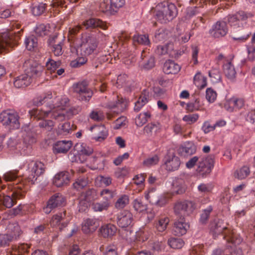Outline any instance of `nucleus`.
<instances>
[{
	"mask_svg": "<svg viewBox=\"0 0 255 255\" xmlns=\"http://www.w3.org/2000/svg\"><path fill=\"white\" fill-rule=\"evenodd\" d=\"M69 105V100L66 96L56 97L53 104L47 105L46 109H33L29 111L31 117L37 119H42L51 113V117L58 122L64 121L67 117V108Z\"/></svg>",
	"mask_w": 255,
	"mask_h": 255,
	"instance_id": "obj_1",
	"label": "nucleus"
},
{
	"mask_svg": "<svg viewBox=\"0 0 255 255\" xmlns=\"http://www.w3.org/2000/svg\"><path fill=\"white\" fill-rule=\"evenodd\" d=\"M37 141V134L34 129L29 126L22 128L16 137H10L7 142L9 147H15L21 155L28 154L32 145Z\"/></svg>",
	"mask_w": 255,
	"mask_h": 255,
	"instance_id": "obj_2",
	"label": "nucleus"
},
{
	"mask_svg": "<svg viewBox=\"0 0 255 255\" xmlns=\"http://www.w3.org/2000/svg\"><path fill=\"white\" fill-rule=\"evenodd\" d=\"M25 73L17 77L13 82L14 86L17 88H23L28 86L32 78L40 76L44 68L32 60L26 61L23 65Z\"/></svg>",
	"mask_w": 255,
	"mask_h": 255,
	"instance_id": "obj_3",
	"label": "nucleus"
},
{
	"mask_svg": "<svg viewBox=\"0 0 255 255\" xmlns=\"http://www.w3.org/2000/svg\"><path fill=\"white\" fill-rule=\"evenodd\" d=\"M155 19L162 23H166L173 20L177 15L176 5L167 1L158 3L153 8Z\"/></svg>",
	"mask_w": 255,
	"mask_h": 255,
	"instance_id": "obj_4",
	"label": "nucleus"
},
{
	"mask_svg": "<svg viewBox=\"0 0 255 255\" xmlns=\"http://www.w3.org/2000/svg\"><path fill=\"white\" fill-rule=\"evenodd\" d=\"M26 166L28 175L25 180L27 182L33 184L38 177L45 172V165L41 161H30L26 162Z\"/></svg>",
	"mask_w": 255,
	"mask_h": 255,
	"instance_id": "obj_5",
	"label": "nucleus"
},
{
	"mask_svg": "<svg viewBox=\"0 0 255 255\" xmlns=\"http://www.w3.org/2000/svg\"><path fill=\"white\" fill-rule=\"evenodd\" d=\"M17 170H10L5 173L3 177L6 182H11L12 183L8 184L7 188L10 190H19L25 192L26 180L18 177Z\"/></svg>",
	"mask_w": 255,
	"mask_h": 255,
	"instance_id": "obj_6",
	"label": "nucleus"
},
{
	"mask_svg": "<svg viewBox=\"0 0 255 255\" xmlns=\"http://www.w3.org/2000/svg\"><path fill=\"white\" fill-rule=\"evenodd\" d=\"M0 123L5 126H9L11 128H18L19 127L18 115L13 110L3 111L0 114Z\"/></svg>",
	"mask_w": 255,
	"mask_h": 255,
	"instance_id": "obj_7",
	"label": "nucleus"
},
{
	"mask_svg": "<svg viewBox=\"0 0 255 255\" xmlns=\"http://www.w3.org/2000/svg\"><path fill=\"white\" fill-rule=\"evenodd\" d=\"M196 208L195 203L191 200H185L176 202L174 205V212L179 216H185L192 214Z\"/></svg>",
	"mask_w": 255,
	"mask_h": 255,
	"instance_id": "obj_8",
	"label": "nucleus"
},
{
	"mask_svg": "<svg viewBox=\"0 0 255 255\" xmlns=\"http://www.w3.org/2000/svg\"><path fill=\"white\" fill-rule=\"evenodd\" d=\"M234 56L229 55L228 56H224L223 54H220L217 59L223 63V69L225 76L230 80L235 78L236 71L233 63Z\"/></svg>",
	"mask_w": 255,
	"mask_h": 255,
	"instance_id": "obj_9",
	"label": "nucleus"
},
{
	"mask_svg": "<svg viewBox=\"0 0 255 255\" xmlns=\"http://www.w3.org/2000/svg\"><path fill=\"white\" fill-rule=\"evenodd\" d=\"M98 45L97 41L94 36L85 35L82 38V42L79 48L82 56H88L92 54Z\"/></svg>",
	"mask_w": 255,
	"mask_h": 255,
	"instance_id": "obj_10",
	"label": "nucleus"
},
{
	"mask_svg": "<svg viewBox=\"0 0 255 255\" xmlns=\"http://www.w3.org/2000/svg\"><path fill=\"white\" fill-rule=\"evenodd\" d=\"M73 89L74 92L79 95V100L82 101L88 102L93 94V91L88 88L85 81L73 84Z\"/></svg>",
	"mask_w": 255,
	"mask_h": 255,
	"instance_id": "obj_11",
	"label": "nucleus"
},
{
	"mask_svg": "<svg viewBox=\"0 0 255 255\" xmlns=\"http://www.w3.org/2000/svg\"><path fill=\"white\" fill-rule=\"evenodd\" d=\"M214 159L212 156L203 157L199 161L197 172L199 175L204 177L209 174L214 166Z\"/></svg>",
	"mask_w": 255,
	"mask_h": 255,
	"instance_id": "obj_12",
	"label": "nucleus"
},
{
	"mask_svg": "<svg viewBox=\"0 0 255 255\" xmlns=\"http://www.w3.org/2000/svg\"><path fill=\"white\" fill-rule=\"evenodd\" d=\"M228 32V27L224 19L216 21L209 30V33L215 38L224 37Z\"/></svg>",
	"mask_w": 255,
	"mask_h": 255,
	"instance_id": "obj_13",
	"label": "nucleus"
},
{
	"mask_svg": "<svg viewBox=\"0 0 255 255\" xmlns=\"http://www.w3.org/2000/svg\"><path fill=\"white\" fill-rule=\"evenodd\" d=\"M65 201V199L62 195L55 194L49 199L46 206L43 208V211L48 214L53 209L64 205Z\"/></svg>",
	"mask_w": 255,
	"mask_h": 255,
	"instance_id": "obj_14",
	"label": "nucleus"
},
{
	"mask_svg": "<svg viewBox=\"0 0 255 255\" xmlns=\"http://www.w3.org/2000/svg\"><path fill=\"white\" fill-rule=\"evenodd\" d=\"M133 221V215L128 210L122 211L117 215V223L121 228H125L131 226Z\"/></svg>",
	"mask_w": 255,
	"mask_h": 255,
	"instance_id": "obj_15",
	"label": "nucleus"
},
{
	"mask_svg": "<svg viewBox=\"0 0 255 255\" xmlns=\"http://www.w3.org/2000/svg\"><path fill=\"white\" fill-rule=\"evenodd\" d=\"M11 195L2 196L0 195V202L7 208H11L15 203L16 200L20 199L23 196L24 191L11 190Z\"/></svg>",
	"mask_w": 255,
	"mask_h": 255,
	"instance_id": "obj_16",
	"label": "nucleus"
},
{
	"mask_svg": "<svg viewBox=\"0 0 255 255\" xmlns=\"http://www.w3.org/2000/svg\"><path fill=\"white\" fill-rule=\"evenodd\" d=\"M189 228V224L185 221L184 217L176 219L173 228V232L176 236H183L185 235Z\"/></svg>",
	"mask_w": 255,
	"mask_h": 255,
	"instance_id": "obj_17",
	"label": "nucleus"
},
{
	"mask_svg": "<svg viewBox=\"0 0 255 255\" xmlns=\"http://www.w3.org/2000/svg\"><path fill=\"white\" fill-rule=\"evenodd\" d=\"M100 225L99 221L96 218H87L84 220L82 225V231L86 234L93 233Z\"/></svg>",
	"mask_w": 255,
	"mask_h": 255,
	"instance_id": "obj_18",
	"label": "nucleus"
},
{
	"mask_svg": "<svg viewBox=\"0 0 255 255\" xmlns=\"http://www.w3.org/2000/svg\"><path fill=\"white\" fill-rule=\"evenodd\" d=\"M164 163L168 171L177 170L180 166L179 158L173 154H167L164 158Z\"/></svg>",
	"mask_w": 255,
	"mask_h": 255,
	"instance_id": "obj_19",
	"label": "nucleus"
},
{
	"mask_svg": "<svg viewBox=\"0 0 255 255\" xmlns=\"http://www.w3.org/2000/svg\"><path fill=\"white\" fill-rule=\"evenodd\" d=\"M223 234V238L226 239L227 242L229 244H231L228 245V247H230L231 248L234 249L235 248H236L237 245L240 244L242 242V238L233 233L229 234H227L225 233ZM236 250L239 255H242V251L240 249L236 248Z\"/></svg>",
	"mask_w": 255,
	"mask_h": 255,
	"instance_id": "obj_20",
	"label": "nucleus"
},
{
	"mask_svg": "<svg viewBox=\"0 0 255 255\" xmlns=\"http://www.w3.org/2000/svg\"><path fill=\"white\" fill-rule=\"evenodd\" d=\"M244 106V101L242 99L232 98L226 101L224 107L229 112H233L241 109Z\"/></svg>",
	"mask_w": 255,
	"mask_h": 255,
	"instance_id": "obj_21",
	"label": "nucleus"
},
{
	"mask_svg": "<svg viewBox=\"0 0 255 255\" xmlns=\"http://www.w3.org/2000/svg\"><path fill=\"white\" fill-rule=\"evenodd\" d=\"M90 130L97 135L93 137L96 141H101L108 136V130L104 125H95L90 127Z\"/></svg>",
	"mask_w": 255,
	"mask_h": 255,
	"instance_id": "obj_22",
	"label": "nucleus"
},
{
	"mask_svg": "<svg viewBox=\"0 0 255 255\" xmlns=\"http://www.w3.org/2000/svg\"><path fill=\"white\" fill-rule=\"evenodd\" d=\"M246 14L244 11H239L235 14H229L224 19L228 21L231 26L239 27L240 21L246 18Z\"/></svg>",
	"mask_w": 255,
	"mask_h": 255,
	"instance_id": "obj_23",
	"label": "nucleus"
},
{
	"mask_svg": "<svg viewBox=\"0 0 255 255\" xmlns=\"http://www.w3.org/2000/svg\"><path fill=\"white\" fill-rule=\"evenodd\" d=\"M12 32L6 31L0 33V52L4 50L6 47H12L13 45Z\"/></svg>",
	"mask_w": 255,
	"mask_h": 255,
	"instance_id": "obj_24",
	"label": "nucleus"
},
{
	"mask_svg": "<svg viewBox=\"0 0 255 255\" xmlns=\"http://www.w3.org/2000/svg\"><path fill=\"white\" fill-rule=\"evenodd\" d=\"M65 216V212L59 213L53 215L49 221L50 226L53 228L58 227L59 230H62L68 224L67 221L61 223Z\"/></svg>",
	"mask_w": 255,
	"mask_h": 255,
	"instance_id": "obj_25",
	"label": "nucleus"
},
{
	"mask_svg": "<svg viewBox=\"0 0 255 255\" xmlns=\"http://www.w3.org/2000/svg\"><path fill=\"white\" fill-rule=\"evenodd\" d=\"M83 26L86 29L100 28L102 29H106L108 27L107 24L101 20L91 18L83 22Z\"/></svg>",
	"mask_w": 255,
	"mask_h": 255,
	"instance_id": "obj_26",
	"label": "nucleus"
},
{
	"mask_svg": "<svg viewBox=\"0 0 255 255\" xmlns=\"http://www.w3.org/2000/svg\"><path fill=\"white\" fill-rule=\"evenodd\" d=\"M127 101L121 98L118 99L116 101L111 102L108 104V108L111 109L112 111L115 113L118 114L124 111L127 106Z\"/></svg>",
	"mask_w": 255,
	"mask_h": 255,
	"instance_id": "obj_27",
	"label": "nucleus"
},
{
	"mask_svg": "<svg viewBox=\"0 0 255 255\" xmlns=\"http://www.w3.org/2000/svg\"><path fill=\"white\" fill-rule=\"evenodd\" d=\"M72 145L71 140L58 141L53 146V151L55 153H65L70 149Z\"/></svg>",
	"mask_w": 255,
	"mask_h": 255,
	"instance_id": "obj_28",
	"label": "nucleus"
},
{
	"mask_svg": "<svg viewBox=\"0 0 255 255\" xmlns=\"http://www.w3.org/2000/svg\"><path fill=\"white\" fill-rule=\"evenodd\" d=\"M117 231L116 226L112 224H104L99 229L100 235L104 238H111L116 234Z\"/></svg>",
	"mask_w": 255,
	"mask_h": 255,
	"instance_id": "obj_29",
	"label": "nucleus"
},
{
	"mask_svg": "<svg viewBox=\"0 0 255 255\" xmlns=\"http://www.w3.org/2000/svg\"><path fill=\"white\" fill-rule=\"evenodd\" d=\"M69 181V174L67 172H60L56 174L53 179V183L57 187H60L66 185Z\"/></svg>",
	"mask_w": 255,
	"mask_h": 255,
	"instance_id": "obj_30",
	"label": "nucleus"
},
{
	"mask_svg": "<svg viewBox=\"0 0 255 255\" xmlns=\"http://www.w3.org/2000/svg\"><path fill=\"white\" fill-rule=\"evenodd\" d=\"M58 36L57 35H55L52 37H50L48 39V43L50 46H52V51L54 53V54L58 56L61 55L62 52V42L61 41H58L56 43V39H57Z\"/></svg>",
	"mask_w": 255,
	"mask_h": 255,
	"instance_id": "obj_31",
	"label": "nucleus"
},
{
	"mask_svg": "<svg viewBox=\"0 0 255 255\" xmlns=\"http://www.w3.org/2000/svg\"><path fill=\"white\" fill-rule=\"evenodd\" d=\"M181 69L180 66L172 60H167L164 64L163 70L166 74H176Z\"/></svg>",
	"mask_w": 255,
	"mask_h": 255,
	"instance_id": "obj_32",
	"label": "nucleus"
},
{
	"mask_svg": "<svg viewBox=\"0 0 255 255\" xmlns=\"http://www.w3.org/2000/svg\"><path fill=\"white\" fill-rule=\"evenodd\" d=\"M34 208L28 205H19L17 207L9 211V214L13 216L26 214L27 213H32Z\"/></svg>",
	"mask_w": 255,
	"mask_h": 255,
	"instance_id": "obj_33",
	"label": "nucleus"
},
{
	"mask_svg": "<svg viewBox=\"0 0 255 255\" xmlns=\"http://www.w3.org/2000/svg\"><path fill=\"white\" fill-rule=\"evenodd\" d=\"M149 99V92L148 90L146 89L143 90L138 100L135 103L134 111L138 112L148 102Z\"/></svg>",
	"mask_w": 255,
	"mask_h": 255,
	"instance_id": "obj_34",
	"label": "nucleus"
},
{
	"mask_svg": "<svg viewBox=\"0 0 255 255\" xmlns=\"http://www.w3.org/2000/svg\"><path fill=\"white\" fill-rule=\"evenodd\" d=\"M227 229L226 226L224 225V222L222 220H215L214 224L211 227V233L214 238L217 235L223 233L224 230Z\"/></svg>",
	"mask_w": 255,
	"mask_h": 255,
	"instance_id": "obj_35",
	"label": "nucleus"
},
{
	"mask_svg": "<svg viewBox=\"0 0 255 255\" xmlns=\"http://www.w3.org/2000/svg\"><path fill=\"white\" fill-rule=\"evenodd\" d=\"M160 128L159 123H149L144 127V132L147 136L151 137L159 132Z\"/></svg>",
	"mask_w": 255,
	"mask_h": 255,
	"instance_id": "obj_36",
	"label": "nucleus"
},
{
	"mask_svg": "<svg viewBox=\"0 0 255 255\" xmlns=\"http://www.w3.org/2000/svg\"><path fill=\"white\" fill-rule=\"evenodd\" d=\"M29 247L27 244H21L12 247V251L7 255H25Z\"/></svg>",
	"mask_w": 255,
	"mask_h": 255,
	"instance_id": "obj_37",
	"label": "nucleus"
},
{
	"mask_svg": "<svg viewBox=\"0 0 255 255\" xmlns=\"http://www.w3.org/2000/svg\"><path fill=\"white\" fill-rule=\"evenodd\" d=\"M193 83L199 89H202L207 85V78L200 72H197L194 77Z\"/></svg>",
	"mask_w": 255,
	"mask_h": 255,
	"instance_id": "obj_38",
	"label": "nucleus"
},
{
	"mask_svg": "<svg viewBox=\"0 0 255 255\" xmlns=\"http://www.w3.org/2000/svg\"><path fill=\"white\" fill-rule=\"evenodd\" d=\"M186 187L182 179H177L172 184V192L178 194L183 193L185 191Z\"/></svg>",
	"mask_w": 255,
	"mask_h": 255,
	"instance_id": "obj_39",
	"label": "nucleus"
},
{
	"mask_svg": "<svg viewBox=\"0 0 255 255\" xmlns=\"http://www.w3.org/2000/svg\"><path fill=\"white\" fill-rule=\"evenodd\" d=\"M9 236L11 237V239L16 238L19 237L21 234V230L19 226L17 223H10L7 226Z\"/></svg>",
	"mask_w": 255,
	"mask_h": 255,
	"instance_id": "obj_40",
	"label": "nucleus"
},
{
	"mask_svg": "<svg viewBox=\"0 0 255 255\" xmlns=\"http://www.w3.org/2000/svg\"><path fill=\"white\" fill-rule=\"evenodd\" d=\"M169 219L167 217H161L155 224V228L158 232H163L166 230L169 223Z\"/></svg>",
	"mask_w": 255,
	"mask_h": 255,
	"instance_id": "obj_41",
	"label": "nucleus"
},
{
	"mask_svg": "<svg viewBox=\"0 0 255 255\" xmlns=\"http://www.w3.org/2000/svg\"><path fill=\"white\" fill-rule=\"evenodd\" d=\"M172 194L170 192L163 193L160 196H158L156 201H154V205L163 207L165 206L169 201V199L172 197Z\"/></svg>",
	"mask_w": 255,
	"mask_h": 255,
	"instance_id": "obj_42",
	"label": "nucleus"
},
{
	"mask_svg": "<svg viewBox=\"0 0 255 255\" xmlns=\"http://www.w3.org/2000/svg\"><path fill=\"white\" fill-rule=\"evenodd\" d=\"M24 44L28 50H34L37 46V39L33 35L26 36L25 39Z\"/></svg>",
	"mask_w": 255,
	"mask_h": 255,
	"instance_id": "obj_43",
	"label": "nucleus"
},
{
	"mask_svg": "<svg viewBox=\"0 0 255 255\" xmlns=\"http://www.w3.org/2000/svg\"><path fill=\"white\" fill-rule=\"evenodd\" d=\"M76 148L77 149V152L80 155L88 156L93 152V149L85 143L77 144L76 145Z\"/></svg>",
	"mask_w": 255,
	"mask_h": 255,
	"instance_id": "obj_44",
	"label": "nucleus"
},
{
	"mask_svg": "<svg viewBox=\"0 0 255 255\" xmlns=\"http://www.w3.org/2000/svg\"><path fill=\"white\" fill-rule=\"evenodd\" d=\"M149 112H143L139 114L135 119V123L137 126L141 127L145 124L150 118Z\"/></svg>",
	"mask_w": 255,
	"mask_h": 255,
	"instance_id": "obj_45",
	"label": "nucleus"
},
{
	"mask_svg": "<svg viewBox=\"0 0 255 255\" xmlns=\"http://www.w3.org/2000/svg\"><path fill=\"white\" fill-rule=\"evenodd\" d=\"M100 250L104 255H118L117 246L114 244H110L106 247H100Z\"/></svg>",
	"mask_w": 255,
	"mask_h": 255,
	"instance_id": "obj_46",
	"label": "nucleus"
},
{
	"mask_svg": "<svg viewBox=\"0 0 255 255\" xmlns=\"http://www.w3.org/2000/svg\"><path fill=\"white\" fill-rule=\"evenodd\" d=\"M81 196L82 199H86L89 202L95 200L98 197L97 191L93 188L89 189L85 192L82 193Z\"/></svg>",
	"mask_w": 255,
	"mask_h": 255,
	"instance_id": "obj_47",
	"label": "nucleus"
},
{
	"mask_svg": "<svg viewBox=\"0 0 255 255\" xmlns=\"http://www.w3.org/2000/svg\"><path fill=\"white\" fill-rule=\"evenodd\" d=\"M45 3H39L33 4L31 7V10L34 15L38 16L43 14L46 10Z\"/></svg>",
	"mask_w": 255,
	"mask_h": 255,
	"instance_id": "obj_48",
	"label": "nucleus"
},
{
	"mask_svg": "<svg viewBox=\"0 0 255 255\" xmlns=\"http://www.w3.org/2000/svg\"><path fill=\"white\" fill-rule=\"evenodd\" d=\"M168 244L173 249H179L183 247L184 242L181 238H171L168 240Z\"/></svg>",
	"mask_w": 255,
	"mask_h": 255,
	"instance_id": "obj_49",
	"label": "nucleus"
},
{
	"mask_svg": "<svg viewBox=\"0 0 255 255\" xmlns=\"http://www.w3.org/2000/svg\"><path fill=\"white\" fill-rule=\"evenodd\" d=\"M110 206V202L103 201L95 202L92 204V208L95 212H102L107 210Z\"/></svg>",
	"mask_w": 255,
	"mask_h": 255,
	"instance_id": "obj_50",
	"label": "nucleus"
},
{
	"mask_svg": "<svg viewBox=\"0 0 255 255\" xmlns=\"http://www.w3.org/2000/svg\"><path fill=\"white\" fill-rule=\"evenodd\" d=\"M52 97V93L48 92L46 94L34 99L33 100V104L35 106H39L47 102L49 100H50Z\"/></svg>",
	"mask_w": 255,
	"mask_h": 255,
	"instance_id": "obj_51",
	"label": "nucleus"
},
{
	"mask_svg": "<svg viewBox=\"0 0 255 255\" xmlns=\"http://www.w3.org/2000/svg\"><path fill=\"white\" fill-rule=\"evenodd\" d=\"M134 43H137L141 45H148L150 44L147 35H134L132 38Z\"/></svg>",
	"mask_w": 255,
	"mask_h": 255,
	"instance_id": "obj_52",
	"label": "nucleus"
},
{
	"mask_svg": "<svg viewBox=\"0 0 255 255\" xmlns=\"http://www.w3.org/2000/svg\"><path fill=\"white\" fill-rule=\"evenodd\" d=\"M250 173L249 167L247 166H244L240 169L236 171L235 177L239 179H243L246 178Z\"/></svg>",
	"mask_w": 255,
	"mask_h": 255,
	"instance_id": "obj_53",
	"label": "nucleus"
},
{
	"mask_svg": "<svg viewBox=\"0 0 255 255\" xmlns=\"http://www.w3.org/2000/svg\"><path fill=\"white\" fill-rule=\"evenodd\" d=\"M133 206L134 210L141 213L147 210V205L144 204L140 199H136L133 201Z\"/></svg>",
	"mask_w": 255,
	"mask_h": 255,
	"instance_id": "obj_54",
	"label": "nucleus"
},
{
	"mask_svg": "<svg viewBox=\"0 0 255 255\" xmlns=\"http://www.w3.org/2000/svg\"><path fill=\"white\" fill-rule=\"evenodd\" d=\"M129 203L128 196L126 195L121 196L115 203V207L117 209H123Z\"/></svg>",
	"mask_w": 255,
	"mask_h": 255,
	"instance_id": "obj_55",
	"label": "nucleus"
},
{
	"mask_svg": "<svg viewBox=\"0 0 255 255\" xmlns=\"http://www.w3.org/2000/svg\"><path fill=\"white\" fill-rule=\"evenodd\" d=\"M149 233L144 228L139 229L136 232L135 238L139 241L144 242L148 239Z\"/></svg>",
	"mask_w": 255,
	"mask_h": 255,
	"instance_id": "obj_56",
	"label": "nucleus"
},
{
	"mask_svg": "<svg viewBox=\"0 0 255 255\" xmlns=\"http://www.w3.org/2000/svg\"><path fill=\"white\" fill-rule=\"evenodd\" d=\"M198 191L202 194H208L211 192L213 188L212 183H201L198 186Z\"/></svg>",
	"mask_w": 255,
	"mask_h": 255,
	"instance_id": "obj_57",
	"label": "nucleus"
},
{
	"mask_svg": "<svg viewBox=\"0 0 255 255\" xmlns=\"http://www.w3.org/2000/svg\"><path fill=\"white\" fill-rule=\"evenodd\" d=\"M60 62L49 59L46 62V68L50 72H54L60 66Z\"/></svg>",
	"mask_w": 255,
	"mask_h": 255,
	"instance_id": "obj_58",
	"label": "nucleus"
},
{
	"mask_svg": "<svg viewBox=\"0 0 255 255\" xmlns=\"http://www.w3.org/2000/svg\"><path fill=\"white\" fill-rule=\"evenodd\" d=\"M88 184L87 179L84 177H79L73 183V187L77 190L83 189Z\"/></svg>",
	"mask_w": 255,
	"mask_h": 255,
	"instance_id": "obj_59",
	"label": "nucleus"
},
{
	"mask_svg": "<svg viewBox=\"0 0 255 255\" xmlns=\"http://www.w3.org/2000/svg\"><path fill=\"white\" fill-rule=\"evenodd\" d=\"M213 210L212 206H209L203 210L200 216V221L202 224H205L208 221L211 212Z\"/></svg>",
	"mask_w": 255,
	"mask_h": 255,
	"instance_id": "obj_60",
	"label": "nucleus"
},
{
	"mask_svg": "<svg viewBox=\"0 0 255 255\" xmlns=\"http://www.w3.org/2000/svg\"><path fill=\"white\" fill-rule=\"evenodd\" d=\"M34 31L37 36H43L48 33V30L44 24H38L34 29Z\"/></svg>",
	"mask_w": 255,
	"mask_h": 255,
	"instance_id": "obj_61",
	"label": "nucleus"
},
{
	"mask_svg": "<svg viewBox=\"0 0 255 255\" xmlns=\"http://www.w3.org/2000/svg\"><path fill=\"white\" fill-rule=\"evenodd\" d=\"M159 160V158L158 155H154L152 156L149 157L144 160L143 164L144 166L147 167H151L152 166L157 164Z\"/></svg>",
	"mask_w": 255,
	"mask_h": 255,
	"instance_id": "obj_62",
	"label": "nucleus"
},
{
	"mask_svg": "<svg viewBox=\"0 0 255 255\" xmlns=\"http://www.w3.org/2000/svg\"><path fill=\"white\" fill-rule=\"evenodd\" d=\"M114 195L115 193L113 191L107 189H104L100 192V196L104 199V201L109 202L114 197Z\"/></svg>",
	"mask_w": 255,
	"mask_h": 255,
	"instance_id": "obj_63",
	"label": "nucleus"
},
{
	"mask_svg": "<svg viewBox=\"0 0 255 255\" xmlns=\"http://www.w3.org/2000/svg\"><path fill=\"white\" fill-rule=\"evenodd\" d=\"M127 119L124 116H121L117 119L113 124V128L115 129H119L126 126Z\"/></svg>",
	"mask_w": 255,
	"mask_h": 255,
	"instance_id": "obj_64",
	"label": "nucleus"
}]
</instances>
